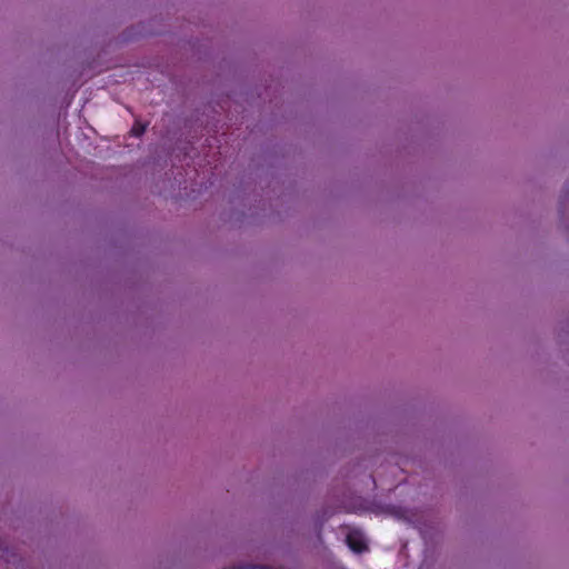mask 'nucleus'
<instances>
[{
  "label": "nucleus",
  "instance_id": "nucleus-1",
  "mask_svg": "<svg viewBox=\"0 0 569 569\" xmlns=\"http://www.w3.org/2000/svg\"><path fill=\"white\" fill-rule=\"evenodd\" d=\"M346 542L348 547L357 553H361L368 549V546L362 537V533L359 530H351L347 535Z\"/></svg>",
  "mask_w": 569,
  "mask_h": 569
},
{
  "label": "nucleus",
  "instance_id": "nucleus-2",
  "mask_svg": "<svg viewBox=\"0 0 569 569\" xmlns=\"http://www.w3.org/2000/svg\"><path fill=\"white\" fill-rule=\"evenodd\" d=\"M146 131V124L141 123V122H136L132 128H131V134L133 137H140Z\"/></svg>",
  "mask_w": 569,
  "mask_h": 569
}]
</instances>
